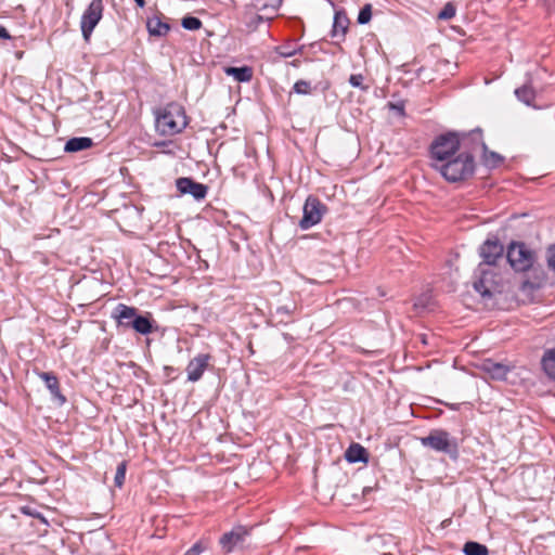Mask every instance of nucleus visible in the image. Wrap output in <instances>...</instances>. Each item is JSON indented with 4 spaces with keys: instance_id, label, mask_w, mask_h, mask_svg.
<instances>
[{
    "instance_id": "34",
    "label": "nucleus",
    "mask_w": 555,
    "mask_h": 555,
    "mask_svg": "<svg viewBox=\"0 0 555 555\" xmlns=\"http://www.w3.org/2000/svg\"><path fill=\"white\" fill-rule=\"evenodd\" d=\"M388 105L391 109L396 111L399 115H401V116L404 115V107L402 104L389 103Z\"/></svg>"
},
{
    "instance_id": "11",
    "label": "nucleus",
    "mask_w": 555,
    "mask_h": 555,
    "mask_svg": "<svg viewBox=\"0 0 555 555\" xmlns=\"http://www.w3.org/2000/svg\"><path fill=\"white\" fill-rule=\"evenodd\" d=\"M248 535V530L243 526L234 527L231 531L225 532L220 538V545L225 553H230L237 545L242 544Z\"/></svg>"
},
{
    "instance_id": "40",
    "label": "nucleus",
    "mask_w": 555,
    "mask_h": 555,
    "mask_svg": "<svg viewBox=\"0 0 555 555\" xmlns=\"http://www.w3.org/2000/svg\"><path fill=\"white\" fill-rule=\"evenodd\" d=\"M422 341H423V344H425V345L427 344V340H426V338H425L424 336L422 337Z\"/></svg>"
},
{
    "instance_id": "23",
    "label": "nucleus",
    "mask_w": 555,
    "mask_h": 555,
    "mask_svg": "<svg viewBox=\"0 0 555 555\" xmlns=\"http://www.w3.org/2000/svg\"><path fill=\"white\" fill-rule=\"evenodd\" d=\"M132 328L142 335H147L155 330L151 318L144 315H138V318L132 321Z\"/></svg>"
},
{
    "instance_id": "22",
    "label": "nucleus",
    "mask_w": 555,
    "mask_h": 555,
    "mask_svg": "<svg viewBox=\"0 0 555 555\" xmlns=\"http://www.w3.org/2000/svg\"><path fill=\"white\" fill-rule=\"evenodd\" d=\"M515 95L520 102L531 106L535 99V91L530 83H525L515 90Z\"/></svg>"
},
{
    "instance_id": "6",
    "label": "nucleus",
    "mask_w": 555,
    "mask_h": 555,
    "mask_svg": "<svg viewBox=\"0 0 555 555\" xmlns=\"http://www.w3.org/2000/svg\"><path fill=\"white\" fill-rule=\"evenodd\" d=\"M493 270H482L481 276L474 282V289L481 296L486 306H493L494 302L492 300L496 297V295L501 294V289L499 284L494 280Z\"/></svg>"
},
{
    "instance_id": "37",
    "label": "nucleus",
    "mask_w": 555,
    "mask_h": 555,
    "mask_svg": "<svg viewBox=\"0 0 555 555\" xmlns=\"http://www.w3.org/2000/svg\"><path fill=\"white\" fill-rule=\"evenodd\" d=\"M134 1H135V3H137L140 8H143V7H144V4H145L144 0H134Z\"/></svg>"
},
{
    "instance_id": "7",
    "label": "nucleus",
    "mask_w": 555,
    "mask_h": 555,
    "mask_svg": "<svg viewBox=\"0 0 555 555\" xmlns=\"http://www.w3.org/2000/svg\"><path fill=\"white\" fill-rule=\"evenodd\" d=\"M104 4L102 0H92L85 10L80 21V29L86 42L90 41L92 31L102 20Z\"/></svg>"
},
{
    "instance_id": "21",
    "label": "nucleus",
    "mask_w": 555,
    "mask_h": 555,
    "mask_svg": "<svg viewBox=\"0 0 555 555\" xmlns=\"http://www.w3.org/2000/svg\"><path fill=\"white\" fill-rule=\"evenodd\" d=\"M147 30L151 36H165L170 30L167 23L162 22L158 17L149 18L146 23Z\"/></svg>"
},
{
    "instance_id": "8",
    "label": "nucleus",
    "mask_w": 555,
    "mask_h": 555,
    "mask_svg": "<svg viewBox=\"0 0 555 555\" xmlns=\"http://www.w3.org/2000/svg\"><path fill=\"white\" fill-rule=\"evenodd\" d=\"M326 210V206L318 197L308 196L304 205V216L299 221L300 229L308 230L321 222Z\"/></svg>"
},
{
    "instance_id": "32",
    "label": "nucleus",
    "mask_w": 555,
    "mask_h": 555,
    "mask_svg": "<svg viewBox=\"0 0 555 555\" xmlns=\"http://www.w3.org/2000/svg\"><path fill=\"white\" fill-rule=\"evenodd\" d=\"M206 548L207 545L201 540L189 548L184 555H201Z\"/></svg>"
},
{
    "instance_id": "31",
    "label": "nucleus",
    "mask_w": 555,
    "mask_h": 555,
    "mask_svg": "<svg viewBox=\"0 0 555 555\" xmlns=\"http://www.w3.org/2000/svg\"><path fill=\"white\" fill-rule=\"evenodd\" d=\"M294 91L298 94H308L311 92V86L310 82L306 80H298L294 85Z\"/></svg>"
},
{
    "instance_id": "20",
    "label": "nucleus",
    "mask_w": 555,
    "mask_h": 555,
    "mask_svg": "<svg viewBox=\"0 0 555 555\" xmlns=\"http://www.w3.org/2000/svg\"><path fill=\"white\" fill-rule=\"evenodd\" d=\"M224 72L228 76H232L236 81L240 82H247L253 78V69L248 66L225 67Z\"/></svg>"
},
{
    "instance_id": "14",
    "label": "nucleus",
    "mask_w": 555,
    "mask_h": 555,
    "mask_svg": "<svg viewBox=\"0 0 555 555\" xmlns=\"http://www.w3.org/2000/svg\"><path fill=\"white\" fill-rule=\"evenodd\" d=\"M504 248L496 240H487L480 247V256L486 264H494L501 258Z\"/></svg>"
},
{
    "instance_id": "18",
    "label": "nucleus",
    "mask_w": 555,
    "mask_h": 555,
    "mask_svg": "<svg viewBox=\"0 0 555 555\" xmlns=\"http://www.w3.org/2000/svg\"><path fill=\"white\" fill-rule=\"evenodd\" d=\"M93 145V141L87 137L72 138L65 144V152L75 153L87 150Z\"/></svg>"
},
{
    "instance_id": "36",
    "label": "nucleus",
    "mask_w": 555,
    "mask_h": 555,
    "mask_svg": "<svg viewBox=\"0 0 555 555\" xmlns=\"http://www.w3.org/2000/svg\"><path fill=\"white\" fill-rule=\"evenodd\" d=\"M262 22H263V17L261 15L256 14L253 16L251 23L255 25V28L258 26V24H260Z\"/></svg>"
},
{
    "instance_id": "1",
    "label": "nucleus",
    "mask_w": 555,
    "mask_h": 555,
    "mask_svg": "<svg viewBox=\"0 0 555 555\" xmlns=\"http://www.w3.org/2000/svg\"><path fill=\"white\" fill-rule=\"evenodd\" d=\"M431 167L447 181L457 182L467 180L474 175L475 160L472 154L462 152L444 163H431Z\"/></svg>"
},
{
    "instance_id": "3",
    "label": "nucleus",
    "mask_w": 555,
    "mask_h": 555,
    "mask_svg": "<svg viewBox=\"0 0 555 555\" xmlns=\"http://www.w3.org/2000/svg\"><path fill=\"white\" fill-rule=\"evenodd\" d=\"M468 133H463L461 137L455 132L441 134L431 143L430 154L433 163H444L446 160L457 155L461 144L465 143L464 139Z\"/></svg>"
},
{
    "instance_id": "19",
    "label": "nucleus",
    "mask_w": 555,
    "mask_h": 555,
    "mask_svg": "<svg viewBox=\"0 0 555 555\" xmlns=\"http://www.w3.org/2000/svg\"><path fill=\"white\" fill-rule=\"evenodd\" d=\"M366 450L359 443H352L346 450L345 457L349 463L366 462Z\"/></svg>"
},
{
    "instance_id": "10",
    "label": "nucleus",
    "mask_w": 555,
    "mask_h": 555,
    "mask_svg": "<svg viewBox=\"0 0 555 555\" xmlns=\"http://www.w3.org/2000/svg\"><path fill=\"white\" fill-rule=\"evenodd\" d=\"M210 360L211 356L209 353H201L193 358L186 366L188 380L192 383L199 380L209 367Z\"/></svg>"
},
{
    "instance_id": "39",
    "label": "nucleus",
    "mask_w": 555,
    "mask_h": 555,
    "mask_svg": "<svg viewBox=\"0 0 555 555\" xmlns=\"http://www.w3.org/2000/svg\"><path fill=\"white\" fill-rule=\"evenodd\" d=\"M278 311L288 312V310L285 307L279 308Z\"/></svg>"
},
{
    "instance_id": "27",
    "label": "nucleus",
    "mask_w": 555,
    "mask_h": 555,
    "mask_svg": "<svg viewBox=\"0 0 555 555\" xmlns=\"http://www.w3.org/2000/svg\"><path fill=\"white\" fill-rule=\"evenodd\" d=\"M126 469L127 464L125 461L118 464L114 478L115 486L118 488H121L125 482Z\"/></svg>"
},
{
    "instance_id": "28",
    "label": "nucleus",
    "mask_w": 555,
    "mask_h": 555,
    "mask_svg": "<svg viewBox=\"0 0 555 555\" xmlns=\"http://www.w3.org/2000/svg\"><path fill=\"white\" fill-rule=\"evenodd\" d=\"M371 17H372V7H371V4H365L359 12L358 23L366 24L370 22Z\"/></svg>"
},
{
    "instance_id": "16",
    "label": "nucleus",
    "mask_w": 555,
    "mask_h": 555,
    "mask_svg": "<svg viewBox=\"0 0 555 555\" xmlns=\"http://www.w3.org/2000/svg\"><path fill=\"white\" fill-rule=\"evenodd\" d=\"M39 377L44 382L47 388L50 390L51 395L56 398L61 404H63L66 399L61 393L60 383L57 377L52 372H41L39 373Z\"/></svg>"
},
{
    "instance_id": "33",
    "label": "nucleus",
    "mask_w": 555,
    "mask_h": 555,
    "mask_svg": "<svg viewBox=\"0 0 555 555\" xmlns=\"http://www.w3.org/2000/svg\"><path fill=\"white\" fill-rule=\"evenodd\" d=\"M546 260L548 268L555 272V245L547 248Z\"/></svg>"
},
{
    "instance_id": "13",
    "label": "nucleus",
    "mask_w": 555,
    "mask_h": 555,
    "mask_svg": "<svg viewBox=\"0 0 555 555\" xmlns=\"http://www.w3.org/2000/svg\"><path fill=\"white\" fill-rule=\"evenodd\" d=\"M138 315L137 308L124 304H118L112 314L117 325L124 328H132V321L135 320Z\"/></svg>"
},
{
    "instance_id": "12",
    "label": "nucleus",
    "mask_w": 555,
    "mask_h": 555,
    "mask_svg": "<svg viewBox=\"0 0 555 555\" xmlns=\"http://www.w3.org/2000/svg\"><path fill=\"white\" fill-rule=\"evenodd\" d=\"M176 185L181 194H190L197 201L205 198L208 190L205 184L198 183L191 178H179L176 181Z\"/></svg>"
},
{
    "instance_id": "2",
    "label": "nucleus",
    "mask_w": 555,
    "mask_h": 555,
    "mask_svg": "<svg viewBox=\"0 0 555 555\" xmlns=\"http://www.w3.org/2000/svg\"><path fill=\"white\" fill-rule=\"evenodd\" d=\"M188 125L184 108L177 103H170L156 115V129L163 135L180 133Z\"/></svg>"
},
{
    "instance_id": "5",
    "label": "nucleus",
    "mask_w": 555,
    "mask_h": 555,
    "mask_svg": "<svg viewBox=\"0 0 555 555\" xmlns=\"http://www.w3.org/2000/svg\"><path fill=\"white\" fill-rule=\"evenodd\" d=\"M506 257L509 264L520 272L531 269L535 261V254L524 243H512Z\"/></svg>"
},
{
    "instance_id": "30",
    "label": "nucleus",
    "mask_w": 555,
    "mask_h": 555,
    "mask_svg": "<svg viewBox=\"0 0 555 555\" xmlns=\"http://www.w3.org/2000/svg\"><path fill=\"white\" fill-rule=\"evenodd\" d=\"M455 8L452 3H447L443 9L439 12L438 17L440 20H450L455 15Z\"/></svg>"
},
{
    "instance_id": "9",
    "label": "nucleus",
    "mask_w": 555,
    "mask_h": 555,
    "mask_svg": "<svg viewBox=\"0 0 555 555\" xmlns=\"http://www.w3.org/2000/svg\"><path fill=\"white\" fill-rule=\"evenodd\" d=\"M464 139H470L472 143L481 146V150L483 152L482 162L487 167L495 168L503 163V156L488 150V146L482 141V132L480 129L470 131L467 135L464 137Z\"/></svg>"
},
{
    "instance_id": "26",
    "label": "nucleus",
    "mask_w": 555,
    "mask_h": 555,
    "mask_svg": "<svg viewBox=\"0 0 555 555\" xmlns=\"http://www.w3.org/2000/svg\"><path fill=\"white\" fill-rule=\"evenodd\" d=\"M181 24L188 30H197L202 27V21L194 16L183 17Z\"/></svg>"
},
{
    "instance_id": "24",
    "label": "nucleus",
    "mask_w": 555,
    "mask_h": 555,
    "mask_svg": "<svg viewBox=\"0 0 555 555\" xmlns=\"http://www.w3.org/2000/svg\"><path fill=\"white\" fill-rule=\"evenodd\" d=\"M542 367L545 374L551 379L555 380V349H550L544 352Z\"/></svg>"
},
{
    "instance_id": "29",
    "label": "nucleus",
    "mask_w": 555,
    "mask_h": 555,
    "mask_svg": "<svg viewBox=\"0 0 555 555\" xmlns=\"http://www.w3.org/2000/svg\"><path fill=\"white\" fill-rule=\"evenodd\" d=\"M364 77L361 74L351 75L349 78V83L354 88H360L363 91L369 90V86L363 83Z\"/></svg>"
},
{
    "instance_id": "17",
    "label": "nucleus",
    "mask_w": 555,
    "mask_h": 555,
    "mask_svg": "<svg viewBox=\"0 0 555 555\" xmlns=\"http://www.w3.org/2000/svg\"><path fill=\"white\" fill-rule=\"evenodd\" d=\"M349 20L341 12H336L334 16L332 37H341L345 38V35L348 30Z\"/></svg>"
},
{
    "instance_id": "15",
    "label": "nucleus",
    "mask_w": 555,
    "mask_h": 555,
    "mask_svg": "<svg viewBox=\"0 0 555 555\" xmlns=\"http://www.w3.org/2000/svg\"><path fill=\"white\" fill-rule=\"evenodd\" d=\"M481 369L483 372L488 373L493 379H504L509 372V367L503 363L494 362L492 360H486Z\"/></svg>"
},
{
    "instance_id": "35",
    "label": "nucleus",
    "mask_w": 555,
    "mask_h": 555,
    "mask_svg": "<svg viewBox=\"0 0 555 555\" xmlns=\"http://www.w3.org/2000/svg\"><path fill=\"white\" fill-rule=\"evenodd\" d=\"M0 38L1 39H10L11 38L10 34L2 25H0Z\"/></svg>"
},
{
    "instance_id": "4",
    "label": "nucleus",
    "mask_w": 555,
    "mask_h": 555,
    "mask_svg": "<svg viewBox=\"0 0 555 555\" xmlns=\"http://www.w3.org/2000/svg\"><path fill=\"white\" fill-rule=\"evenodd\" d=\"M424 447L430 448L437 452H443L452 459L459 454V446L455 438L450 437L449 433L441 429H434L428 436L421 438Z\"/></svg>"
},
{
    "instance_id": "25",
    "label": "nucleus",
    "mask_w": 555,
    "mask_h": 555,
    "mask_svg": "<svg viewBox=\"0 0 555 555\" xmlns=\"http://www.w3.org/2000/svg\"><path fill=\"white\" fill-rule=\"evenodd\" d=\"M465 555H489V550L486 545L475 541H468L463 546Z\"/></svg>"
},
{
    "instance_id": "38",
    "label": "nucleus",
    "mask_w": 555,
    "mask_h": 555,
    "mask_svg": "<svg viewBox=\"0 0 555 555\" xmlns=\"http://www.w3.org/2000/svg\"><path fill=\"white\" fill-rule=\"evenodd\" d=\"M282 0H272V5H280Z\"/></svg>"
}]
</instances>
